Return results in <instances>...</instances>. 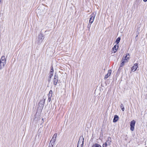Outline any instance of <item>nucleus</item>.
I'll use <instances>...</instances> for the list:
<instances>
[{
  "label": "nucleus",
  "instance_id": "f257e3e1",
  "mask_svg": "<svg viewBox=\"0 0 147 147\" xmlns=\"http://www.w3.org/2000/svg\"><path fill=\"white\" fill-rule=\"evenodd\" d=\"M6 63V60L5 56H2L0 61V69H2Z\"/></svg>",
  "mask_w": 147,
  "mask_h": 147
},
{
  "label": "nucleus",
  "instance_id": "f03ea898",
  "mask_svg": "<svg viewBox=\"0 0 147 147\" xmlns=\"http://www.w3.org/2000/svg\"><path fill=\"white\" fill-rule=\"evenodd\" d=\"M57 136V134H55L53 136L52 139L50 141L49 146L50 147H53L55 144L56 139Z\"/></svg>",
  "mask_w": 147,
  "mask_h": 147
},
{
  "label": "nucleus",
  "instance_id": "7ed1b4c3",
  "mask_svg": "<svg viewBox=\"0 0 147 147\" xmlns=\"http://www.w3.org/2000/svg\"><path fill=\"white\" fill-rule=\"evenodd\" d=\"M84 138L83 136H80L79 139L77 147H83L84 144Z\"/></svg>",
  "mask_w": 147,
  "mask_h": 147
},
{
  "label": "nucleus",
  "instance_id": "20e7f679",
  "mask_svg": "<svg viewBox=\"0 0 147 147\" xmlns=\"http://www.w3.org/2000/svg\"><path fill=\"white\" fill-rule=\"evenodd\" d=\"M136 123V121L133 120L131 121L130 123V129L131 131H133L134 130V126Z\"/></svg>",
  "mask_w": 147,
  "mask_h": 147
},
{
  "label": "nucleus",
  "instance_id": "39448f33",
  "mask_svg": "<svg viewBox=\"0 0 147 147\" xmlns=\"http://www.w3.org/2000/svg\"><path fill=\"white\" fill-rule=\"evenodd\" d=\"M90 18L89 22L90 23L92 24L94 21V20L95 17V15L94 13H92L90 16Z\"/></svg>",
  "mask_w": 147,
  "mask_h": 147
},
{
  "label": "nucleus",
  "instance_id": "423d86ee",
  "mask_svg": "<svg viewBox=\"0 0 147 147\" xmlns=\"http://www.w3.org/2000/svg\"><path fill=\"white\" fill-rule=\"evenodd\" d=\"M138 64L137 63H135L131 68V70L134 72L136 71L138 67Z\"/></svg>",
  "mask_w": 147,
  "mask_h": 147
},
{
  "label": "nucleus",
  "instance_id": "0eeeda50",
  "mask_svg": "<svg viewBox=\"0 0 147 147\" xmlns=\"http://www.w3.org/2000/svg\"><path fill=\"white\" fill-rule=\"evenodd\" d=\"M58 82V78L57 76L55 75L54 78L53 79V84L56 85L57 84V83Z\"/></svg>",
  "mask_w": 147,
  "mask_h": 147
},
{
  "label": "nucleus",
  "instance_id": "6e6552de",
  "mask_svg": "<svg viewBox=\"0 0 147 147\" xmlns=\"http://www.w3.org/2000/svg\"><path fill=\"white\" fill-rule=\"evenodd\" d=\"M129 57V54H127L125 57L123 56L122 59H124L125 61H126V62H127L128 61Z\"/></svg>",
  "mask_w": 147,
  "mask_h": 147
},
{
  "label": "nucleus",
  "instance_id": "1a4fd4ad",
  "mask_svg": "<svg viewBox=\"0 0 147 147\" xmlns=\"http://www.w3.org/2000/svg\"><path fill=\"white\" fill-rule=\"evenodd\" d=\"M43 36L42 34H40L38 35L39 42H41L43 39Z\"/></svg>",
  "mask_w": 147,
  "mask_h": 147
},
{
  "label": "nucleus",
  "instance_id": "9d476101",
  "mask_svg": "<svg viewBox=\"0 0 147 147\" xmlns=\"http://www.w3.org/2000/svg\"><path fill=\"white\" fill-rule=\"evenodd\" d=\"M111 70H109L108 71L107 74L105 75L104 79H106L108 78L111 75Z\"/></svg>",
  "mask_w": 147,
  "mask_h": 147
},
{
  "label": "nucleus",
  "instance_id": "9b49d317",
  "mask_svg": "<svg viewBox=\"0 0 147 147\" xmlns=\"http://www.w3.org/2000/svg\"><path fill=\"white\" fill-rule=\"evenodd\" d=\"M118 48V45H115L114 47L113 48V51L114 53H115L117 51Z\"/></svg>",
  "mask_w": 147,
  "mask_h": 147
},
{
  "label": "nucleus",
  "instance_id": "f8f14e48",
  "mask_svg": "<svg viewBox=\"0 0 147 147\" xmlns=\"http://www.w3.org/2000/svg\"><path fill=\"white\" fill-rule=\"evenodd\" d=\"M45 100V99L40 101L39 103V105L41 107H44Z\"/></svg>",
  "mask_w": 147,
  "mask_h": 147
},
{
  "label": "nucleus",
  "instance_id": "ddd939ff",
  "mask_svg": "<svg viewBox=\"0 0 147 147\" xmlns=\"http://www.w3.org/2000/svg\"><path fill=\"white\" fill-rule=\"evenodd\" d=\"M53 68L51 69V71L50 72V73L49 74V78L50 79L51 78V77L53 76Z\"/></svg>",
  "mask_w": 147,
  "mask_h": 147
},
{
  "label": "nucleus",
  "instance_id": "4468645a",
  "mask_svg": "<svg viewBox=\"0 0 147 147\" xmlns=\"http://www.w3.org/2000/svg\"><path fill=\"white\" fill-rule=\"evenodd\" d=\"M118 116L117 115H115L114 116V118L113 119V122L114 123L118 121Z\"/></svg>",
  "mask_w": 147,
  "mask_h": 147
},
{
  "label": "nucleus",
  "instance_id": "2eb2a0df",
  "mask_svg": "<svg viewBox=\"0 0 147 147\" xmlns=\"http://www.w3.org/2000/svg\"><path fill=\"white\" fill-rule=\"evenodd\" d=\"M121 63L120 65V67H122L124 65V63H127L126 61H125V60H124V59H122L121 60Z\"/></svg>",
  "mask_w": 147,
  "mask_h": 147
},
{
  "label": "nucleus",
  "instance_id": "dca6fc26",
  "mask_svg": "<svg viewBox=\"0 0 147 147\" xmlns=\"http://www.w3.org/2000/svg\"><path fill=\"white\" fill-rule=\"evenodd\" d=\"M92 147H102L100 145L97 144H95L93 145Z\"/></svg>",
  "mask_w": 147,
  "mask_h": 147
},
{
  "label": "nucleus",
  "instance_id": "f3484780",
  "mask_svg": "<svg viewBox=\"0 0 147 147\" xmlns=\"http://www.w3.org/2000/svg\"><path fill=\"white\" fill-rule=\"evenodd\" d=\"M121 38L120 37H118L117 39L116 40V43L117 44H118L119 43V42Z\"/></svg>",
  "mask_w": 147,
  "mask_h": 147
},
{
  "label": "nucleus",
  "instance_id": "a211bd4d",
  "mask_svg": "<svg viewBox=\"0 0 147 147\" xmlns=\"http://www.w3.org/2000/svg\"><path fill=\"white\" fill-rule=\"evenodd\" d=\"M120 107L121 108V110L123 111H124L125 108L123 105L122 104H121L120 105Z\"/></svg>",
  "mask_w": 147,
  "mask_h": 147
},
{
  "label": "nucleus",
  "instance_id": "6ab92c4d",
  "mask_svg": "<svg viewBox=\"0 0 147 147\" xmlns=\"http://www.w3.org/2000/svg\"><path fill=\"white\" fill-rule=\"evenodd\" d=\"M52 93H53V92L51 90L50 91L49 93V96H50L51 97L52 95Z\"/></svg>",
  "mask_w": 147,
  "mask_h": 147
},
{
  "label": "nucleus",
  "instance_id": "aec40b11",
  "mask_svg": "<svg viewBox=\"0 0 147 147\" xmlns=\"http://www.w3.org/2000/svg\"><path fill=\"white\" fill-rule=\"evenodd\" d=\"M107 142H105V143L103 144V147H107Z\"/></svg>",
  "mask_w": 147,
  "mask_h": 147
},
{
  "label": "nucleus",
  "instance_id": "412c9836",
  "mask_svg": "<svg viewBox=\"0 0 147 147\" xmlns=\"http://www.w3.org/2000/svg\"><path fill=\"white\" fill-rule=\"evenodd\" d=\"M51 97L50 96H49V98L48 99V101H49V102H50L51 100Z\"/></svg>",
  "mask_w": 147,
  "mask_h": 147
},
{
  "label": "nucleus",
  "instance_id": "4be33fe9",
  "mask_svg": "<svg viewBox=\"0 0 147 147\" xmlns=\"http://www.w3.org/2000/svg\"><path fill=\"white\" fill-rule=\"evenodd\" d=\"M143 1L144 2H146L147 1V0H143Z\"/></svg>",
  "mask_w": 147,
  "mask_h": 147
},
{
  "label": "nucleus",
  "instance_id": "5701e85b",
  "mask_svg": "<svg viewBox=\"0 0 147 147\" xmlns=\"http://www.w3.org/2000/svg\"><path fill=\"white\" fill-rule=\"evenodd\" d=\"M2 0H0V3H2Z\"/></svg>",
  "mask_w": 147,
  "mask_h": 147
},
{
  "label": "nucleus",
  "instance_id": "b1692460",
  "mask_svg": "<svg viewBox=\"0 0 147 147\" xmlns=\"http://www.w3.org/2000/svg\"><path fill=\"white\" fill-rule=\"evenodd\" d=\"M88 28H89V30L90 28V27H88Z\"/></svg>",
  "mask_w": 147,
  "mask_h": 147
},
{
  "label": "nucleus",
  "instance_id": "393cba45",
  "mask_svg": "<svg viewBox=\"0 0 147 147\" xmlns=\"http://www.w3.org/2000/svg\"><path fill=\"white\" fill-rule=\"evenodd\" d=\"M88 28H89V30L90 28V27H88Z\"/></svg>",
  "mask_w": 147,
  "mask_h": 147
}]
</instances>
